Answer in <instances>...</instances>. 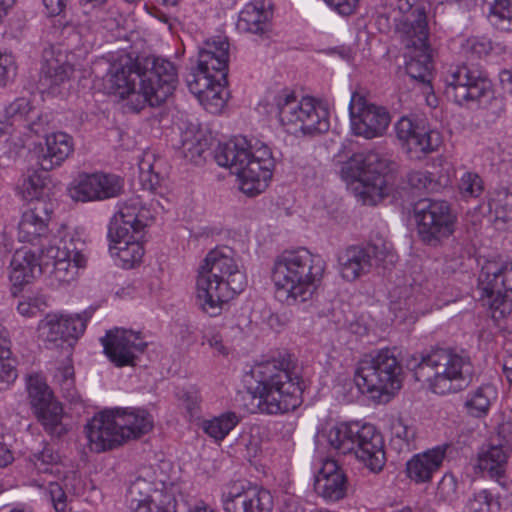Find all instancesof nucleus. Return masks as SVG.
<instances>
[{"label":"nucleus","instance_id":"nucleus-1","mask_svg":"<svg viewBox=\"0 0 512 512\" xmlns=\"http://www.w3.org/2000/svg\"><path fill=\"white\" fill-rule=\"evenodd\" d=\"M178 83L175 65L156 57H127L114 63L104 79L109 94L127 99L128 107L139 112L146 105L160 106L172 95Z\"/></svg>","mask_w":512,"mask_h":512},{"label":"nucleus","instance_id":"nucleus-2","mask_svg":"<svg viewBox=\"0 0 512 512\" xmlns=\"http://www.w3.org/2000/svg\"><path fill=\"white\" fill-rule=\"evenodd\" d=\"M250 376L256 383L251 389L261 413H286L301 405L304 382L294 371L287 352L279 354V359L257 363L251 368Z\"/></svg>","mask_w":512,"mask_h":512},{"label":"nucleus","instance_id":"nucleus-3","mask_svg":"<svg viewBox=\"0 0 512 512\" xmlns=\"http://www.w3.org/2000/svg\"><path fill=\"white\" fill-rule=\"evenodd\" d=\"M198 273L197 304L211 317L219 315L222 305L247 285L246 276L234 259V251L227 246L209 251Z\"/></svg>","mask_w":512,"mask_h":512},{"label":"nucleus","instance_id":"nucleus-4","mask_svg":"<svg viewBox=\"0 0 512 512\" xmlns=\"http://www.w3.org/2000/svg\"><path fill=\"white\" fill-rule=\"evenodd\" d=\"M406 366L415 379L428 382L430 389L440 395L464 390L472 382L474 366L468 353L450 347H433L407 359Z\"/></svg>","mask_w":512,"mask_h":512},{"label":"nucleus","instance_id":"nucleus-5","mask_svg":"<svg viewBox=\"0 0 512 512\" xmlns=\"http://www.w3.org/2000/svg\"><path fill=\"white\" fill-rule=\"evenodd\" d=\"M324 270L322 258L308 249L285 250L276 257L271 270L276 299L287 305L308 301Z\"/></svg>","mask_w":512,"mask_h":512},{"label":"nucleus","instance_id":"nucleus-6","mask_svg":"<svg viewBox=\"0 0 512 512\" xmlns=\"http://www.w3.org/2000/svg\"><path fill=\"white\" fill-rule=\"evenodd\" d=\"M214 159L221 167L230 169L241 181V190L255 196L268 186L276 164L271 149L260 141L254 144L245 137L219 143L214 150Z\"/></svg>","mask_w":512,"mask_h":512},{"label":"nucleus","instance_id":"nucleus-7","mask_svg":"<svg viewBox=\"0 0 512 512\" xmlns=\"http://www.w3.org/2000/svg\"><path fill=\"white\" fill-rule=\"evenodd\" d=\"M492 43L486 38L471 37L461 45L466 62L451 67L445 77V97L460 106L484 104L493 98L492 83L487 74L474 62L489 55Z\"/></svg>","mask_w":512,"mask_h":512},{"label":"nucleus","instance_id":"nucleus-8","mask_svg":"<svg viewBox=\"0 0 512 512\" xmlns=\"http://www.w3.org/2000/svg\"><path fill=\"white\" fill-rule=\"evenodd\" d=\"M199 51L198 63L186 76L189 91L211 112L220 111L226 103L228 84L229 42L226 38L206 43Z\"/></svg>","mask_w":512,"mask_h":512},{"label":"nucleus","instance_id":"nucleus-9","mask_svg":"<svg viewBox=\"0 0 512 512\" xmlns=\"http://www.w3.org/2000/svg\"><path fill=\"white\" fill-rule=\"evenodd\" d=\"M327 440L340 454H354L373 473L383 470L386 463L384 440L369 423H340L330 428Z\"/></svg>","mask_w":512,"mask_h":512},{"label":"nucleus","instance_id":"nucleus-10","mask_svg":"<svg viewBox=\"0 0 512 512\" xmlns=\"http://www.w3.org/2000/svg\"><path fill=\"white\" fill-rule=\"evenodd\" d=\"M395 168V162L375 151L356 153L345 166L348 176L359 183L355 189L366 205H377L391 194Z\"/></svg>","mask_w":512,"mask_h":512},{"label":"nucleus","instance_id":"nucleus-11","mask_svg":"<svg viewBox=\"0 0 512 512\" xmlns=\"http://www.w3.org/2000/svg\"><path fill=\"white\" fill-rule=\"evenodd\" d=\"M402 366L394 349L365 354L358 362L354 381L361 393L393 394L402 386Z\"/></svg>","mask_w":512,"mask_h":512},{"label":"nucleus","instance_id":"nucleus-12","mask_svg":"<svg viewBox=\"0 0 512 512\" xmlns=\"http://www.w3.org/2000/svg\"><path fill=\"white\" fill-rule=\"evenodd\" d=\"M276 106L280 123L290 134L314 137L326 133L330 128L329 112L316 106L311 98L298 101L294 94H279Z\"/></svg>","mask_w":512,"mask_h":512},{"label":"nucleus","instance_id":"nucleus-13","mask_svg":"<svg viewBox=\"0 0 512 512\" xmlns=\"http://www.w3.org/2000/svg\"><path fill=\"white\" fill-rule=\"evenodd\" d=\"M176 485L157 479L154 472L144 470L128 488L129 512H179L175 498Z\"/></svg>","mask_w":512,"mask_h":512},{"label":"nucleus","instance_id":"nucleus-14","mask_svg":"<svg viewBox=\"0 0 512 512\" xmlns=\"http://www.w3.org/2000/svg\"><path fill=\"white\" fill-rule=\"evenodd\" d=\"M478 287L483 305L489 307L495 321L512 312V263L487 261L481 268Z\"/></svg>","mask_w":512,"mask_h":512},{"label":"nucleus","instance_id":"nucleus-15","mask_svg":"<svg viewBox=\"0 0 512 512\" xmlns=\"http://www.w3.org/2000/svg\"><path fill=\"white\" fill-rule=\"evenodd\" d=\"M419 239L427 246L438 247L452 236L457 227V214L447 201L424 199L414 208Z\"/></svg>","mask_w":512,"mask_h":512},{"label":"nucleus","instance_id":"nucleus-16","mask_svg":"<svg viewBox=\"0 0 512 512\" xmlns=\"http://www.w3.org/2000/svg\"><path fill=\"white\" fill-rule=\"evenodd\" d=\"M395 255L384 242L363 245H352L338 254L340 273L343 279L355 281L371 271L373 267L387 268L393 264Z\"/></svg>","mask_w":512,"mask_h":512},{"label":"nucleus","instance_id":"nucleus-17","mask_svg":"<svg viewBox=\"0 0 512 512\" xmlns=\"http://www.w3.org/2000/svg\"><path fill=\"white\" fill-rule=\"evenodd\" d=\"M28 399L32 410L51 436L61 437L67 432L63 424V407L54 397L47 383L39 376H29L27 379Z\"/></svg>","mask_w":512,"mask_h":512},{"label":"nucleus","instance_id":"nucleus-18","mask_svg":"<svg viewBox=\"0 0 512 512\" xmlns=\"http://www.w3.org/2000/svg\"><path fill=\"white\" fill-rule=\"evenodd\" d=\"M407 22L410 24L409 33L413 34L415 40L413 45L416 47L414 55L410 57L405 64L407 75L421 84L430 85L431 75V56L428 44V24L424 6H416L412 11Z\"/></svg>","mask_w":512,"mask_h":512},{"label":"nucleus","instance_id":"nucleus-19","mask_svg":"<svg viewBox=\"0 0 512 512\" xmlns=\"http://www.w3.org/2000/svg\"><path fill=\"white\" fill-rule=\"evenodd\" d=\"M349 115L352 133L365 139L382 136L391 121L386 108L368 102L358 91L351 94Z\"/></svg>","mask_w":512,"mask_h":512},{"label":"nucleus","instance_id":"nucleus-20","mask_svg":"<svg viewBox=\"0 0 512 512\" xmlns=\"http://www.w3.org/2000/svg\"><path fill=\"white\" fill-rule=\"evenodd\" d=\"M117 213L112 217L108 230L117 238L134 232V237L144 239L146 227L154 219L150 207L139 196H133L120 203Z\"/></svg>","mask_w":512,"mask_h":512},{"label":"nucleus","instance_id":"nucleus-21","mask_svg":"<svg viewBox=\"0 0 512 512\" xmlns=\"http://www.w3.org/2000/svg\"><path fill=\"white\" fill-rule=\"evenodd\" d=\"M395 131L402 149L411 159H421L437 150L441 144L439 132L408 117L400 118L395 124Z\"/></svg>","mask_w":512,"mask_h":512},{"label":"nucleus","instance_id":"nucleus-22","mask_svg":"<svg viewBox=\"0 0 512 512\" xmlns=\"http://www.w3.org/2000/svg\"><path fill=\"white\" fill-rule=\"evenodd\" d=\"M123 186V179L115 174H84L75 186L69 188V195L74 201H101L119 196Z\"/></svg>","mask_w":512,"mask_h":512},{"label":"nucleus","instance_id":"nucleus-23","mask_svg":"<svg viewBox=\"0 0 512 512\" xmlns=\"http://www.w3.org/2000/svg\"><path fill=\"white\" fill-rule=\"evenodd\" d=\"M101 342L104 353L117 367L135 365L137 354L147 346L140 333L119 328L109 330Z\"/></svg>","mask_w":512,"mask_h":512},{"label":"nucleus","instance_id":"nucleus-24","mask_svg":"<svg viewBox=\"0 0 512 512\" xmlns=\"http://www.w3.org/2000/svg\"><path fill=\"white\" fill-rule=\"evenodd\" d=\"M54 210L52 201L37 200L22 215L18 225V238L21 242L39 245L45 249V242H50L49 222Z\"/></svg>","mask_w":512,"mask_h":512},{"label":"nucleus","instance_id":"nucleus-25","mask_svg":"<svg viewBox=\"0 0 512 512\" xmlns=\"http://www.w3.org/2000/svg\"><path fill=\"white\" fill-rule=\"evenodd\" d=\"M88 446L92 452L101 453L123 443L114 412L95 415L84 428Z\"/></svg>","mask_w":512,"mask_h":512},{"label":"nucleus","instance_id":"nucleus-26","mask_svg":"<svg viewBox=\"0 0 512 512\" xmlns=\"http://www.w3.org/2000/svg\"><path fill=\"white\" fill-rule=\"evenodd\" d=\"M349 482L342 467L333 459L323 461L315 475L314 490L326 502H338L347 496Z\"/></svg>","mask_w":512,"mask_h":512},{"label":"nucleus","instance_id":"nucleus-27","mask_svg":"<svg viewBox=\"0 0 512 512\" xmlns=\"http://www.w3.org/2000/svg\"><path fill=\"white\" fill-rule=\"evenodd\" d=\"M44 262L42 254L37 256L35 252L26 248L15 251L10 261V281L14 295L42 273Z\"/></svg>","mask_w":512,"mask_h":512},{"label":"nucleus","instance_id":"nucleus-28","mask_svg":"<svg viewBox=\"0 0 512 512\" xmlns=\"http://www.w3.org/2000/svg\"><path fill=\"white\" fill-rule=\"evenodd\" d=\"M74 151L73 137L65 132H52L38 149V162L44 172L60 166Z\"/></svg>","mask_w":512,"mask_h":512},{"label":"nucleus","instance_id":"nucleus-29","mask_svg":"<svg viewBox=\"0 0 512 512\" xmlns=\"http://www.w3.org/2000/svg\"><path fill=\"white\" fill-rule=\"evenodd\" d=\"M448 447L440 445L414 455L406 463L407 477L417 484L430 482L433 474L441 467Z\"/></svg>","mask_w":512,"mask_h":512},{"label":"nucleus","instance_id":"nucleus-30","mask_svg":"<svg viewBox=\"0 0 512 512\" xmlns=\"http://www.w3.org/2000/svg\"><path fill=\"white\" fill-rule=\"evenodd\" d=\"M85 327L80 317L48 315L41 322L39 330L46 341L56 343L58 340L77 339L84 333Z\"/></svg>","mask_w":512,"mask_h":512},{"label":"nucleus","instance_id":"nucleus-31","mask_svg":"<svg viewBox=\"0 0 512 512\" xmlns=\"http://www.w3.org/2000/svg\"><path fill=\"white\" fill-rule=\"evenodd\" d=\"M114 414L123 436V443L130 439H138L153 428V419L144 409H117Z\"/></svg>","mask_w":512,"mask_h":512},{"label":"nucleus","instance_id":"nucleus-32","mask_svg":"<svg viewBox=\"0 0 512 512\" xmlns=\"http://www.w3.org/2000/svg\"><path fill=\"white\" fill-rule=\"evenodd\" d=\"M71 72V66L60 50L54 47L46 48L42 54L40 82L48 87L64 83Z\"/></svg>","mask_w":512,"mask_h":512},{"label":"nucleus","instance_id":"nucleus-33","mask_svg":"<svg viewBox=\"0 0 512 512\" xmlns=\"http://www.w3.org/2000/svg\"><path fill=\"white\" fill-rule=\"evenodd\" d=\"M108 238L111 242L110 252L119 258L123 268L130 269L141 261L144 255L143 239L134 237V232L119 238L108 233Z\"/></svg>","mask_w":512,"mask_h":512},{"label":"nucleus","instance_id":"nucleus-34","mask_svg":"<svg viewBox=\"0 0 512 512\" xmlns=\"http://www.w3.org/2000/svg\"><path fill=\"white\" fill-rule=\"evenodd\" d=\"M86 243L77 234H67L59 240L57 245H48L45 249H41L40 253L43 258L65 257L72 259L75 263L86 264L85 255Z\"/></svg>","mask_w":512,"mask_h":512},{"label":"nucleus","instance_id":"nucleus-35","mask_svg":"<svg viewBox=\"0 0 512 512\" xmlns=\"http://www.w3.org/2000/svg\"><path fill=\"white\" fill-rule=\"evenodd\" d=\"M273 12L263 4L250 3L240 12L237 28L243 32L262 35L269 30Z\"/></svg>","mask_w":512,"mask_h":512},{"label":"nucleus","instance_id":"nucleus-36","mask_svg":"<svg viewBox=\"0 0 512 512\" xmlns=\"http://www.w3.org/2000/svg\"><path fill=\"white\" fill-rule=\"evenodd\" d=\"M508 459V451L502 443H490L478 454V467L493 479L504 476Z\"/></svg>","mask_w":512,"mask_h":512},{"label":"nucleus","instance_id":"nucleus-37","mask_svg":"<svg viewBox=\"0 0 512 512\" xmlns=\"http://www.w3.org/2000/svg\"><path fill=\"white\" fill-rule=\"evenodd\" d=\"M255 495V487L243 481H236L225 486L222 502L227 512H248L251 497Z\"/></svg>","mask_w":512,"mask_h":512},{"label":"nucleus","instance_id":"nucleus-38","mask_svg":"<svg viewBox=\"0 0 512 512\" xmlns=\"http://www.w3.org/2000/svg\"><path fill=\"white\" fill-rule=\"evenodd\" d=\"M209 150V141L200 131H187L182 135L179 153L183 158L196 165L202 164Z\"/></svg>","mask_w":512,"mask_h":512},{"label":"nucleus","instance_id":"nucleus-39","mask_svg":"<svg viewBox=\"0 0 512 512\" xmlns=\"http://www.w3.org/2000/svg\"><path fill=\"white\" fill-rule=\"evenodd\" d=\"M11 356V340L8 330L0 325V390H5L17 378V370Z\"/></svg>","mask_w":512,"mask_h":512},{"label":"nucleus","instance_id":"nucleus-40","mask_svg":"<svg viewBox=\"0 0 512 512\" xmlns=\"http://www.w3.org/2000/svg\"><path fill=\"white\" fill-rule=\"evenodd\" d=\"M241 421V417L232 411L203 422L204 432L216 441L223 440Z\"/></svg>","mask_w":512,"mask_h":512},{"label":"nucleus","instance_id":"nucleus-41","mask_svg":"<svg viewBox=\"0 0 512 512\" xmlns=\"http://www.w3.org/2000/svg\"><path fill=\"white\" fill-rule=\"evenodd\" d=\"M49 266H52L50 273L56 281L60 284H68L76 279L78 270L84 268L86 264L75 263L72 259L65 257L45 258L44 268Z\"/></svg>","mask_w":512,"mask_h":512},{"label":"nucleus","instance_id":"nucleus-42","mask_svg":"<svg viewBox=\"0 0 512 512\" xmlns=\"http://www.w3.org/2000/svg\"><path fill=\"white\" fill-rule=\"evenodd\" d=\"M35 108L29 99L20 97L15 99L5 108L6 122L12 127H23L25 123L34 118Z\"/></svg>","mask_w":512,"mask_h":512},{"label":"nucleus","instance_id":"nucleus-43","mask_svg":"<svg viewBox=\"0 0 512 512\" xmlns=\"http://www.w3.org/2000/svg\"><path fill=\"white\" fill-rule=\"evenodd\" d=\"M49 179L46 174L34 171L23 182V194L31 205L37 200H45L49 196Z\"/></svg>","mask_w":512,"mask_h":512},{"label":"nucleus","instance_id":"nucleus-44","mask_svg":"<svg viewBox=\"0 0 512 512\" xmlns=\"http://www.w3.org/2000/svg\"><path fill=\"white\" fill-rule=\"evenodd\" d=\"M416 437L414 427L406 424L402 418L391 424V445L398 451H410Z\"/></svg>","mask_w":512,"mask_h":512},{"label":"nucleus","instance_id":"nucleus-45","mask_svg":"<svg viewBox=\"0 0 512 512\" xmlns=\"http://www.w3.org/2000/svg\"><path fill=\"white\" fill-rule=\"evenodd\" d=\"M490 5L489 17L501 29H512V0H485Z\"/></svg>","mask_w":512,"mask_h":512},{"label":"nucleus","instance_id":"nucleus-46","mask_svg":"<svg viewBox=\"0 0 512 512\" xmlns=\"http://www.w3.org/2000/svg\"><path fill=\"white\" fill-rule=\"evenodd\" d=\"M30 461L40 472H52L53 466L57 465L60 456L49 444H45L41 450H36L29 456Z\"/></svg>","mask_w":512,"mask_h":512},{"label":"nucleus","instance_id":"nucleus-47","mask_svg":"<svg viewBox=\"0 0 512 512\" xmlns=\"http://www.w3.org/2000/svg\"><path fill=\"white\" fill-rule=\"evenodd\" d=\"M489 388H478L465 402L468 412L475 417L487 414L490 407Z\"/></svg>","mask_w":512,"mask_h":512},{"label":"nucleus","instance_id":"nucleus-48","mask_svg":"<svg viewBox=\"0 0 512 512\" xmlns=\"http://www.w3.org/2000/svg\"><path fill=\"white\" fill-rule=\"evenodd\" d=\"M407 187L414 190H432L435 187L434 180L430 173L426 171H409L402 179L401 189Z\"/></svg>","mask_w":512,"mask_h":512},{"label":"nucleus","instance_id":"nucleus-49","mask_svg":"<svg viewBox=\"0 0 512 512\" xmlns=\"http://www.w3.org/2000/svg\"><path fill=\"white\" fill-rule=\"evenodd\" d=\"M458 187L464 198L479 197L484 190L482 178L474 172H465L460 179Z\"/></svg>","mask_w":512,"mask_h":512},{"label":"nucleus","instance_id":"nucleus-50","mask_svg":"<svg viewBox=\"0 0 512 512\" xmlns=\"http://www.w3.org/2000/svg\"><path fill=\"white\" fill-rule=\"evenodd\" d=\"M22 128L33 135L42 136L46 139V136L52 133L50 116L48 114H40L35 109L34 118H30Z\"/></svg>","mask_w":512,"mask_h":512},{"label":"nucleus","instance_id":"nucleus-51","mask_svg":"<svg viewBox=\"0 0 512 512\" xmlns=\"http://www.w3.org/2000/svg\"><path fill=\"white\" fill-rule=\"evenodd\" d=\"M498 506L499 503L493 499V496L487 490L476 493L467 504L469 512H495L494 508Z\"/></svg>","mask_w":512,"mask_h":512},{"label":"nucleus","instance_id":"nucleus-52","mask_svg":"<svg viewBox=\"0 0 512 512\" xmlns=\"http://www.w3.org/2000/svg\"><path fill=\"white\" fill-rule=\"evenodd\" d=\"M47 307L48 302L46 296L37 295L20 301L17 305V310L23 316L32 317L39 312H43Z\"/></svg>","mask_w":512,"mask_h":512},{"label":"nucleus","instance_id":"nucleus-53","mask_svg":"<svg viewBox=\"0 0 512 512\" xmlns=\"http://www.w3.org/2000/svg\"><path fill=\"white\" fill-rule=\"evenodd\" d=\"M436 495L444 503H453L457 498V482L452 475H444L438 484Z\"/></svg>","mask_w":512,"mask_h":512},{"label":"nucleus","instance_id":"nucleus-54","mask_svg":"<svg viewBox=\"0 0 512 512\" xmlns=\"http://www.w3.org/2000/svg\"><path fill=\"white\" fill-rule=\"evenodd\" d=\"M251 505L248 512H271L273 509V497L265 489L255 487V495L251 497Z\"/></svg>","mask_w":512,"mask_h":512},{"label":"nucleus","instance_id":"nucleus-55","mask_svg":"<svg viewBox=\"0 0 512 512\" xmlns=\"http://www.w3.org/2000/svg\"><path fill=\"white\" fill-rule=\"evenodd\" d=\"M48 493L56 512H65L67 508V495L62 486L57 482H50Z\"/></svg>","mask_w":512,"mask_h":512},{"label":"nucleus","instance_id":"nucleus-56","mask_svg":"<svg viewBox=\"0 0 512 512\" xmlns=\"http://www.w3.org/2000/svg\"><path fill=\"white\" fill-rule=\"evenodd\" d=\"M9 439L10 437L4 433L3 425L0 422V469L8 467L15 460L14 451L8 442Z\"/></svg>","mask_w":512,"mask_h":512},{"label":"nucleus","instance_id":"nucleus-57","mask_svg":"<svg viewBox=\"0 0 512 512\" xmlns=\"http://www.w3.org/2000/svg\"><path fill=\"white\" fill-rule=\"evenodd\" d=\"M500 196L501 194L498 195V198L489 199L488 212L494 216L495 220L507 222L509 219V210H511V206L507 202L503 203Z\"/></svg>","mask_w":512,"mask_h":512},{"label":"nucleus","instance_id":"nucleus-58","mask_svg":"<svg viewBox=\"0 0 512 512\" xmlns=\"http://www.w3.org/2000/svg\"><path fill=\"white\" fill-rule=\"evenodd\" d=\"M16 75V67L10 55L0 52V86L4 87Z\"/></svg>","mask_w":512,"mask_h":512},{"label":"nucleus","instance_id":"nucleus-59","mask_svg":"<svg viewBox=\"0 0 512 512\" xmlns=\"http://www.w3.org/2000/svg\"><path fill=\"white\" fill-rule=\"evenodd\" d=\"M182 405L191 418L198 416L200 410V396L197 392L184 391L180 397Z\"/></svg>","mask_w":512,"mask_h":512},{"label":"nucleus","instance_id":"nucleus-60","mask_svg":"<svg viewBox=\"0 0 512 512\" xmlns=\"http://www.w3.org/2000/svg\"><path fill=\"white\" fill-rule=\"evenodd\" d=\"M333 10L342 16H348L355 12L359 0H324Z\"/></svg>","mask_w":512,"mask_h":512},{"label":"nucleus","instance_id":"nucleus-61","mask_svg":"<svg viewBox=\"0 0 512 512\" xmlns=\"http://www.w3.org/2000/svg\"><path fill=\"white\" fill-rule=\"evenodd\" d=\"M42 2L49 17L64 15L68 5V0H42Z\"/></svg>","mask_w":512,"mask_h":512},{"label":"nucleus","instance_id":"nucleus-62","mask_svg":"<svg viewBox=\"0 0 512 512\" xmlns=\"http://www.w3.org/2000/svg\"><path fill=\"white\" fill-rule=\"evenodd\" d=\"M207 342L211 348H214L221 354H227L226 348L222 343V337L220 334H204L203 343Z\"/></svg>","mask_w":512,"mask_h":512},{"label":"nucleus","instance_id":"nucleus-63","mask_svg":"<svg viewBox=\"0 0 512 512\" xmlns=\"http://www.w3.org/2000/svg\"><path fill=\"white\" fill-rule=\"evenodd\" d=\"M108 2V0H80L84 13L89 14L92 11L96 13L101 12V8Z\"/></svg>","mask_w":512,"mask_h":512},{"label":"nucleus","instance_id":"nucleus-64","mask_svg":"<svg viewBox=\"0 0 512 512\" xmlns=\"http://www.w3.org/2000/svg\"><path fill=\"white\" fill-rule=\"evenodd\" d=\"M509 424H503L499 427L498 431V443L503 444V448L508 450V447L512 444V436Z\"/></svg>","mask_w":512,"mask_h":512}]
</instances>
